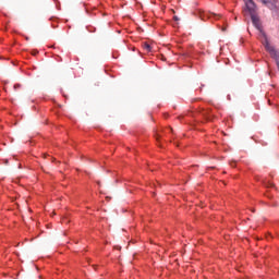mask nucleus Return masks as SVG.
Segmentation results:
<instances>
[{"label": "nucleus", "instance_id": "6", "mask_svg": "<svg viewBox=\"0 0 279 279\" xmlns=\"http://www.w3.org/2000/svg\"><path fill=\"white\" fill-rule=\"evenodd\" d=\"M264 5H267L269 3V0H260Z\"/></svg>", "mask_w": 279, "mask_h": 279}, {"label": "nucleus", "instance_id": "5", "mask_svg": "<svg viewBox=\"0 0 279 279\" xmlns=\"http://www.w3.org/2000/svg\"><path fill=\"white\" fill-rule=\"evenodd\" d=\"M145 51H151V46L149 44H144Z\"/></svg>", "mask_w": 279, "mask_h": 279}, {"label": "nucleus", "instance_id": "4", "mask_svg": "<svg viewBox=\"0 0 279 279\" xmlns=\"http://www.w3.org/2000/svg\"><path fill=\"white\" fill-rule=\"evenodd\" d=\"M208 19H221V15H217L215 13H209Z\"/></svg>", "mask_w": 279, "mask_h": 279}, {"label": "nucleus", "instance_id": "1", "mask_svg": "<svg viewBox=\"0 0 279 279\" xmlns=\"http://www.w3.org/2000/svg\"><path fill=\"white\" fill-rule=\"evenodd\" d=\"M264 39L262 40L266 51L270 54V57L277 62V66L279 69V50L274 49V46L269 45V39H267V35L262 33Z\"/></svg>", "mask_w": 279, "mask_h": 279}, {"label": "nucleus", "instance_id": "3", "mask_svg": "<svg viewBox=\"0 0 279 279\" xmlns=\"http://www.w3.org/2000/svg\"><path fill=\"white\" fill-rule=\"evenodd\" d=\"M251 20L253 25L260 32V20L258 19V15L256 13L251 14Z\"/></svg>", "mask_w": 279, "mask_h": 279}, {"label": "nucleus", "instance_id": "2", "mask_svg": "<svg viewBox=\"0 0 279 279\" xmlns=\"http://www.w3.org/2000/svg\"><path fill=\"white\" fill-rule=\"evenodd\" d=\"M245 5L251 15L256 14V4L253 0H245Z\"/></svg>", "mask_w": 279, "mask_h": 279}, {"label": "nucleus", "instance_id": "8", "mask_svg": "<svg viewBox=\"0 0 279 279\" xmlns=\"http://www.w3.org/2000/svg\"><path fill=\"white\" fill-rule=\"evenodd\" d=\"M20 85H14V88H19Z\"/></svg>", "mask_w": 279, "mask_h": 279}, {"label": "nucleus", "instance_id": "7", "mask_svg": "<svg viewBox=\"0 0 279 279\" xmlns=\"http://www.w3.org/2000/svg\"><path fill=\"white\" fill-rule=\"evenodd\" d=\"M268 186H274V183H269Z\"/></svg>", "mask_w": 279, "mask_h": 279}, {"label": "nucleus", "instance_id": "9", "mask_svg": "<svg viewBox=\"0 0 279 279\" xmlns=\"http://www.w3.org/2000/svg\"><path fill=\"white\" fill-rule=\"evenodd\" d=\"M222 32H226V28H222Z\"/></svg>", "mask_w": 279, "mask_h": 279}]
</instances>
